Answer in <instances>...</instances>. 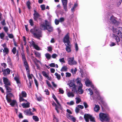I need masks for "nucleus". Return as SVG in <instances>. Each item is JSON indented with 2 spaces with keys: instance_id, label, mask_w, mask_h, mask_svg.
I'll return each instance as SVG.
<instances>
[{
  "instance_id": "1",
  "label": "nucleus",
  "mask_w": 122,
  "mask_h": 122,
  "mask_svg": "<svg viewBox=\"0 0 122 122\" xmlns=\"http://www.w3.org/2000/svg\"><path fill=\"white\" fill-rule=\"evenodd\" d=\"M30 31L34 37L38 39L42 37V32L38 28L35 27L30 29Z\"/></svg>"
},
{
  "instance_id": "2",
  "label": "nucleus",
  "mask_w": 122,
  "mask_h": 122,
  "mask_svg": "<svg viewBox=\"0 0 122 122\" xmlns=\"http://www.w3.org/2000/svg\"><path fill=\"white\" fill-rule=\"evenodd\" d=\"M45 23L41 24L40 26V29L42 30H46L50 32L52 31L53 30V28L49 24L47 20H45Z\"/></svg>"
},
{
  "instance_id": "3",
  "label": "nucleus",
  "mask_w": 122,
  "mask_h": 122,
  "mask_svg": "<svg viewBox=\"0 0 122 122\" xmlns=\"http://www.w3.org/2000/svg\"><path fill=\"white\" fill-rule=\"evenodd\" d=\"M99 116L100 120L102 121H109L110 117L107 114H105L103 113H100L99 114Z\"/></svg>"
},
{
  "instance_id": "4",
  "label": "nucleus",
  "mask_w": 122,
  "mask_h": 122,
  "mask_svg": "<svg viewBox=\"0 0 122 122\" xmlns=\"http://www.w3.org/2000/svg\"><path fill=\"white\" fill-rule=\"evenodd\" d=\"M84 117L85 121L86 122H89V119H90V121L91 122H95L94 117L90 114H85L84 115Z\"/></svg>"
},
{
  "instance_id": "5",
  "label": "nucleus",
  "mask_w": 122,
  "mask_h": 122,
  "mask_svg": "<svg viewBox=\"0 0 122 122\" xmlns=\"http://www.w3.org/2000/svg\"><path fill=\"white\" fill-rule=\"evenodd\" d=\"M112 29H113L114 34H117L118 36L122 38V28L120 27L118 28L114 29L112 26Z\"/></svg>"
},
{
  "instance_id": "6",
  "label": "nucleus",
  "mask_w": 122,
  "mask_h": 122,
  "mask_svg": "<svg viewBox=\"0 0 122 122\" xmlns=\"http://www.w3.org/2000/svg\"><path fill=\"white\" fill-rule=\"evenodd\" d=\"M86 85L87 86H90L93 88V90L95 91V92L97 94L98 93L97 91L96 88L94 87L92 83L88 79H87L85 82Z\"/></svg>"
},
{
  "instance_id": "7",
  "label": "nucleus",
  "mask_w": 122,
  "mask_h": 122,
  "mask_svg": "<svg viewBox=\"0 0 122 122\" xmlns=\"http://www.w3.org/2000/svg\"><path fill=\"white\" fill-rule=\"evenodd\" d=\"M68 64L70 65H75L77 64V62L74 60V57H70L67 59Z\"/></svg>"
},
{
  "instance_id": "8",
  "label": "nucleus",
  "mask_w": 122,
  "mask_h": 122,
  "mask_svg": "<svg viewBox=\"0 0 122 122\" xmlns=\"http://www.w3.org/2000/svg\"><path fill=\"white\" fill-rule=\"evenodd\" d=\"M27 77L28 78L29 82L28 83H27L28 86L29 88H31V84L32 83L33 81L31 75H30V71H27Z\"/></svg>"
},
{
  "instance_id": "9",
  "label": "nucleus",
  "mask_w": 122,
  "mask_h": 122,
  "mask_svg": "<svg viewBox=\"0 0 122 122\" xmlns=\"http://www.w3.org/2000/svg\"><path fill=\"white\" fill-rule=\"evenodd\" d=\"M69 33H67L64 37L63 39V42L65 44H71L69 40Z\"/></svg>"
},
{
  "instance_id": "10",
  "label": "nucleus",
  "mask_w": 122,
  "mask_h": 122,
  "mask_svg": "<svg viewBox=\"0 0 122 122\" xmlns=\"http://www.w3.org/2000/svg\"><path fill=\"white\" fill-rule=\"evenodd\" d=\"M21 95L20 94L19 95V100L20 102L23 101H25L26 102H27V100H25L22 97H26V93L24 91H22L21 93Z\"/></svg>"
},
{
  "instance_id": "11",
  "label": "nucleus",
  "mask_w": 122,
  "mask_h": 122,
  "mask_svg": "<svg viewBox=\"0 0 122 122\" xmlns=\"http://www.w3.org/2000/svg\"><path fill=\"white\" fill-rule=\"evenodd\" d=\"M110 22L111 23H112L113 24L116 25H118L119 24V23L116 20L115 18L113 16L111 17Z\"/></svg>"
},
{
  "instance_id": "12",
  "label": "nucleus",
  "mask_w": 122,
  "mask_h": 122,
  "mask_svg": "<svg viewBox=\"0 0 122 122\" xmlns=\"http://www.w3.org/2000/svg\"><path fill=\"white\" fill-rule=\"evenodd\" d=\"M63 6V9L66 11L67 10V0H61Z\"/></svg>"
},
{
  "instance_id": "13",
  "label": "nucleus",
  "mask_w": 122,
  "mask_h": 122,
  "mask_svg": "<svg viewBox=\"0 0 122 122\" xmlns=\"http://www.w3.org/2000/svg\"><path fill=\"white\" fill-rule=\"evenodd\" d=\"M34 12L33 15L34 17V20L36 21L38 19L41 20V18H39L40 16V15L35 10H34Z\"/></svg>"
},
{
  "instance_id": "14",
  "label": "nucleus",
  "mask_w": 122,
  "mask_h": 122,
  "mask_svg": "<svg viewBox=\"0 0 122 122\" xmlns=\"http://www.w3.org/2000/svg\"><path fill=\"white\" fill-rule=\"evenodd\" d=\"M65 45L66 46L65 48L66 51L68 53L71 52V49L72 46L71 44H65Z\"/></svg>"
},
{
  "instance_id": "15",
  "label": "nucleus",
  "mask_w": 122,
  "mask_h": 122,
  "mask_svg": "<svg viewBox=\"0 0 122 122\" xmlns=\"http://www.w3.org/2000/svg\"><path fill=\"white\" fill-rule=\"evenodd\" d=\"M3 81L4 83L7 86H10V84L8 79L6 77H3Z\"/></svg>"
},
{
  "instance_id": "16",
  "label": "nucleus",
  "mask_w": 122,
  "mask_h": 122,
  "mask_svg": "<svg viewBox=\"0 0 122 122\" xmlns=\"http://www.w3.org/2000/svg\"><path fill=\"white\" fill-rule=\"evenodd\" d=\"M67 85L70 87L72 88V89H73L72 90V91H73L74 89L75 90H76V86L73 82H71L69 83Z\"/></svg>"
},
{
  "instance_id": "17",
  "label": "nucleus",
  "mask_w": 122,
  "mask_h": 122,
  "mask_svg": "<svg viewBox=\"0 0 122 122\" xmlns=\"http://www.w3.org/2000/svg\"><path fill=\"white\" fill-rule=\"evenodd\" d=\"M3 74L4 76H6L7 75L9 74L10 71L9 69L7 68L6 69L3 71Z\"/></svg>"
},
{
  "instance_id": "18",
  "label": "nucleus",
  "mask_w": 122,
  "mask_h": 122,
  "mask_svg": "<svg viewBox=\"0 0 122 122\" xmlns=\"http://www.w3.org/2000/svg\"><path fill=\"white\" fill-rule=\"evenodd\" d=\"M112 35H113L112 36L113 38L116 40L117 42V43L119 42L120 41V40L119 38L120 37L117 36V34H113Z\"/></svg>"
},
{
  "instance_id": "19",
  "label": "nucleus",
  "mask_w": 122,
  "mask_h": 122,
  "mask_svg": "<svg viewBox=\"0 0 122 122\" xmlns=\"http://www.w3.org/2000/svg\"><path fill=\"white\" fill-rule=\"evenodd\" d=\"M76 81L78 86H82L83 85L81 83V79L79 78H78L76 79Z\"/></svg>"
},
{
  "instance_id": "20",
  "label": "nucleus",
  "mask_w": 122,
  "mask_h": 122,
  "mask_svg": "<svg viewBox=\"0 0 122 122\" xmlns=\"http://www.w3.org/2000/svg\"><path fill=\"white\" fill-rule=\"evenodd\" d=\"M83 85L82 86H79L78 89V92L80 94H81L83 93V90L82 89V87Z\"/></svg>"
},
{
  "instance_id": "21",
  "label": "nucleus",
  "mask_w": 122,
  "mask_h": 122,
  "mask_svg": "<svg viewBox=\"0 0 122 122\" xmlns=\"http://www.w3.org/2000/svg\"><path fill=\"white\" fill-rule=\"evenodd\" d=\"M24 63L26 71H29V67L27 61H23Z\"/></svg>"
},
{
  "instance_id": "22",
  "label": "nucleus",
  "mask_w": 122,
  "mask_h": 122,
  "mask_svg": "<svg viewBox=\"0 0 122 122\" xmlns=\"http://www.w3.org/2000/svg\"><path fill=\"white\" fill-rule=\"evenodd\" d=\"M100 107L98 105H95V107L94 108V110L95 111L97 112L100 110Z\"/></svg>"
},
{
  "instance_id": "23",
  "label": "nucleus",
  "mask_w": 122,
  "mask_h": 122,
  "mask_svg": "<svg viewBox=\"0 0 122 122\" xmlns=\"http://www.w3.org/2000/svg\"><path fill=\"white\" fill-rule=\"evenodd\" d=\"M30 103L28 102H27V103H23L22 105V106L24 108L29 107H30Z\"/></svg>"
},
{
  "instance_id": "24",
  "label": "nucleus",
  "mask_w": 122,
  "mask_h": 122,
  "mask_svg": "<svg viewBox=\"0 0 122 122\" xmlns=\"http://www.w3.org/2000/svg\"><path fill=\"white\" fill-rule=\"evenodd\" d=\"M67 118H68L70 119H71L72 121L74 122H75L76 121V120L75 118L69 114H68V115Z\"/></svg>"
},
{
  "instance_id": "25",
  "label": "nucleus",
  "mask_w": 122,
  "mask_h": 122,
  "mask_svg": "<svg viewBox=\"0 0 122 122\" xmlns=\"http://www.w3.org/2000/svg\"><path fill=\"white\" fill-rule=\"evenodd\" d=\"M21 54L22 55V59L23 61H26L25 56V55L24 53V51L23 50L22 51V52L21 53Z\"/></svg>"
},
{
  "instance_id": "26",
  "label": "nucleus",
  "mask_w": 122,
  "mask_h": 122,
  "mask_svg": "<svg viewBox=\"0 0 122 122\" xmlns=\"http://www.w3.org/2000/svg\"><path fill=\"white\" fill-rule=\"evenodd\" d=\"M32 44L35 49L37 50H40V48L37 45H36L34 42L32 43Z\"/></svg>"
},
{
  "instance_id": "27",
  "label": "nucleus",
  "mask_w": 122,
  "mask_h": 122,
  "mask_svg": "<svg viewBox=\"0 0 122 122\" xmlns=\"http://www.w3.org/2000/svg\"><path fill=\"white\" fill-rule=\"evenodd\" d=\"M67 95L69 97H73L74 96V94L71 92H68L67 93Z\"/></svg>"
},
{
  "instance_id": "28",
  "label": "nucleus",
  "mask_w": 122,
  "mask_h": 122,
  "mask_svg": "<svg viewBox=\"0 0 122 122\" xmlns=\"http://www.w3.org/2000/svg\"><path fill=\"white\" fill-rule=\"evenodd\" d=\"M67 66H63L61 70V71H67Z\"/></svg>"
},
{
  "instance_id": "29",
  "label": "nucleus",
  "mask_w": 122,
  "mask_h": 122,
  "mask_svg": "<svg viewBox=\"0 0 122 122\" xmlns=\"http://www.w3.org/2000/svg\"><path fill=\"white\" fill-rule=\"evenodd\" d=\"M45 56L48 60L50 59L51 58V56L50 54L48 53H46L45 54Z\"/></svg>"
},
{
  "instance_id": "30",
  "label": "nucleus",
  "mask_w": 122,
  "mask_h": 122,
  "mask_svg": "<svg viewBox=\"0 0 122 122\" xmlns=\"http://www.w3.org/2000/svg\"><path fill=\"white\" fill-rule=\"evenodd\" d=\"M5 86L7 92H11V89L10 87L6 86Z\"/></svg>"
},
{
  "instance_id": "31",
  "label": "nucleus",
  "mask_w": 122,
  "mask_h": 122,
  "mask_svg": "<svg viewBox=\"0 0 122 122\" xmlns=\"http://www.w3.org/2000/svg\"><path fill=\"white\" fill-rule=\"evenodd\" d=\"M52 97L55 100V101H56V102L57 103V104L60 105V104L58 102L56 97L54 95H53Z\"/></svg>"
},
{
  "instance_id": "32",
  "label": "nucleus",
  "mask_w": 122,
  "mask_h": 122,
  "mask_svg": "<svg viewBox=\"0 0 122 122\" xmlns=\"http://www.w3.org/2000/svg\"><path fill=\"white\" fill-rule=\"evenodd\" d=\"M16 103V102L14 100L11 101L10 104L12 106H13Z\"/></svg>"
},
{
  "instance_id": "33",
  "label": "nucleus",
  "mask_w": 122,
  "mask_h": 122,
  "mask_svg": "<svg viewBox=\"0 0 122 122\" xmlns=\"http://www.w3.org/2000/svg\"><path fill=\"white\" fill-rule=\"evenodd\" d=\"M15 80L16 81L17 84H20V82L19 78L17 77H15L14 78Z\"/></svg>"
},
{
  "instance_id": "34",
  "label": "nucleus",
  "mask_w": 122,
  "mask_h": 122,
  "mask_svg": "<svg viewBox=\"0 0 122 122\" xmlns=\"http://www.w3.org/2000/svg\"><path fill=\"white\" fill-rule=\"evenodd\" d=\"M76 101V104H78L81 101V99L79 97H76L75 98Z\"/></svg>"
},
{
  "instance_id": "35",
  "label": "nucleus",
  "mask_w": 122,
  "mask_h": 122,
  "mask_svg": "<svg viewBox=\"0 0 122 122\" xmlns=\"http://www.w3.org/2000/svg\"><path fill=\"white\" fill-rule=\"evenodd\" d=\"M34 54L36 55V56L37 57H39L40 56L41 54L39 52L36 51H34Z\"/></svg>"
},
{
  "instance_id": "36",
  "label": "nucleus",
  "mask_w": 122,
  "mask_h": 122,
  "mask_svg": "<svg viewBox=\"0 0 122 122\" xmlns=\"http://www.w3.org/2000/svg\"><path fill=\"white\" fill-rule=\"evenodd\" d=\"M31 3L29 1H28L26 4V5L27 6L28 8L29 9H30L31 8V6L30 5Z\"/></svg>"
},
{
  "instance_id": "37",
  "label": "nucleus",
  "mask_w": 122,
  "mask_h": 122,
  "mask_svg": "<svg viewBox=\"0 0 122 122\" xmlns=\"http://www.w3.org/2000/svg\"><path fill=\"white\" fill-rule=\"evenodd\" d=\"M66 103L67 105L71 106L73 105L74 104V102L73 101H71L70 102H67Z\"/></svg>"
},
{
  "instance_id": "38",
  "label": "nucleus",
  "mask_w": 122,
  "mask_h": 122,
  "mask_svg": "<svg viewBox=\"0 0 122 122\" xmlns=\"http://www.w3.org/2000/svg\"><path fill=\"white\" fill-rule=\"evenodd\" d=\"M4 53L5 52L6 54H7L9 52V50L7 48H5L4 50L2 49Z\"/></svg>"
},
{
  "instance_id": "39",
  "label": "nucleus",
  "mask_w": 122,
  "mask_h": 122,
  "mask_svg": "<svg viewBox=\"0 0 122 122\" xmlns=\"http://www.w3.org/2000/svg\"><path fill=\"white\" fill-rule=\"evenodd\" d=\"M33 118L36 121H38L39 120L38 118L36 116H33Z\"/></svg>"
},
{
  "instance_id": "40",
  "label": "nucleus",
  "mask_w": 122,
  "mask_h": 122,
  "mask_svg": "<svg viewBox=\"0 0 122 122\" xmlns=\"http://www.w3.org/2000/svg\"><path fill=\"white\" fill-rule=\"evenodd\" d=\"M55 75L56 76L57 78L59 80L60 79L61 76L60 74H58L57 73H55Z\"/></svg>"
},
{
  "instance_id": "41",
  "label": "nucleus",
  "mask_w": 122,
  "mask_h": 122,
  "mask_svg": "<svg viewBox=\"0 0 122 122\" xmlns=\"http://www.w3.org/2000/svg\"><path fill=\"white\" fill-rule=\"evenodd\" d=\"M5 36V35L3 32L1 33L0 34V37L2 39H3V38Z\"/></svg>"
},
{
  "instance_id": "42",
  "label": "nucleus",
  "mask_w": 122,
  "mask_h": 122,
  "mask_svg": "<svg viewBox=\"0 0 122 122\" xmlns=\"http://www.w3.org/2000/svg\"><path fill=\"white\" fill-rule=\"evenodd\" d=\"M34 81L35 83V85L36 86V87L37 88H38V81H37L36 80V79H35V78L34 77Z\"/></svg>"
},
{
  "instance_id": "43",
  "label": "nucleus",
  "mask_w": 122,
  "mask_h": 122,
  "mask_svg": "<svg viewBox=\"0 0 122 122\" xmlns=\"http://www.w3.org/2000/svg\"><path fill=\"white\" fill-rule=\"evenodd\" d=\"M13 94L10 93L7 94L6 96L8 97L11 98L13 96Z\"/></svg>"
},
{
  "instance_id": "44",
  "label": "nucleus",
  "mask_w": 122,
  "mask_h": 122,
  "mask_svg": "<svg viewBox=\"0 0 122 122\" xmlns=\"http://www.w3.org/2000/svg\"><path fill=\"white\" fill-rule=\"evenodd\" d=\"M87 89L88 90L89 92V93H88L89 94H90L91 95L93 94V92L92 90H91L90 88L87 89L86 90H87Z\"/></svg>"
},
{
  "instance_id": "45",
  "label": "nucleus",
  "mask_w": 122,
  "mask_h": 122,
  "mask_svg": "<svg viewBox=\"0 0 122 122\" xmlns=\"http://www.w3.org/2000/svg\"><path fill=\"white\" fill-rule=\"evenodd\" d=\"M58 56L57 54H56L54 53L52 54L51 56V57L53 58H56V57Z\"/></svg>"
},
{
  "instance_id": "46",
  "label": "nucleus",
  "mask_w": 122,
  "mask_h": 122,
  "mask_svg": "<svg viewBox=\"0 0 122 122\" xmlns=\"http://www.w3.org/2000/svg\"><path fill=\"white\" fill-rule=\"evenodd\" d=\"M59 61L60 62H63V63H65V62L64 61V58H62L60 59H59Z\"/></svg>"
},
{
  "instance_id": "47",
  "label": "nucleus",
  "mask_w": 122,
  "mask_h": 122,
  "mask_svg": "<svg viewBox=\"0 0 122 122\" xmlns=\"http://www.w3.org/2000/svg\"><path fill=\"white\" fill-rule=\"evenodd\" d=\"M16 49L15 47H14L12 50V52L13 54H15L16 52Z\"/></svg>"
},
{
  "instance_id": "48",
  "label": "nucleus",
  "mask_w": 122,
  "mask_h": 122,
  "mask_svg": "<svg viewBox=\"0 0 122 122\" xmlns=\"http://www.w3.org/2000/svg\"><path fill=\"white\" fill-rule=\"evenodd\" d=\"M29 22L30 24V25L31 26H33L34 25L33 21L32 20L30 19L29 20Z\"/></svg>"
},
{
  "instance_id": "49",
  "label": "nucleus",
  "mask_w": 122,
  "mask_h": 122,
  "mask_svg": "<svg viewBox=\"0 0 122 122\" xmlns=\"http://www.w3.org/2000/svg\"><path fill=\"white\" fill-rule=\"evenodd\" d=\"M42 10H44L45 9V5H41L40 6Z\"/></svg>"
},
{
  "instance_id": "50",
  "label": "nucleus",
  "mask_w": 122,
  "mask_h": 122,
  "mask_svg": "<svg viewBox=\"0 0 122 122\" xmlns=\"http://www.w3.org/2000/svg\"><path fill=\"white\" fill-rule=\"evenodd\" d=\"M42 73L43 76L45 77H46L47 76H48L46 74V73L44 71H43L42 72Z\"/></svg>"
},
{
  "instance_id": "51",
  "label": "nucleus",
  "mask_w": 122,
  "mask_h": 122,
  "mask_svg": "<svg viewBox=\"0 0 122 122\" xmlns=\"http://www.w3.org/2000/svg\"><path fill=\"white\" fill-rule=\"evenodd\" d=\"M3 29L5 31L6 33H7L8 30V28L6 27L5 26L4 27Z\"/></svg>"
},
{
  "instance_id": "52",
  "label": "nucleus",
  "mask_w": 122,
  "mask_h": 122,
  "mask_svg": "<svg viewBox=\"0 0 122 122\" xmlns=\"http://www.w3.org/2000/svg\"><path fill=\"white\" fill-rule=\"evenodd\" d=\"M66 77H70L71 76V74L69 72H66Z\"/></svg>"
},
{
  "instance_id": "53",
  "label": "nucleus",
  "mask_w": 122,
  "mask_h": 122,
  "mask_svg": "<svg viewBox=\"0 0 122 122\" xmlns=\"http://www.w3.org/2000/svg\"><path fill=\"white\" fill-rule=\"evenodd\" d=\"M55 24L56 25H58L59 24V20H57L56 19L55 20Z\"/></svg>"
},
{
  "instance_id": "54",
  "label": "nucleus",
  "mask_w": 122,
  "mask_h": 122,
  "mask_svg": "<svg viewBox=\"0 0 122 122\" xmlns=\"http://www.w3.org/2000/svg\"><path fill=\"white\" fill-rule=\"evenodd\" d=\"M6 100L8 102H11V100L10 98H9V97H7V96H6Z\"/></svg>"
},
{
  "instance_id": "55",
  "label": "nucleus",
  "mask_w": 122,
  "mask_h": 122,
  "mask_svg": "<svg viewBox=\"0 0 122 122\" xmlns=\"http://www.w3.org/2000/svg\"><path fill=\"white\" fill-rule=\"evenodd\" d=\"M80 110V109L78 108L77 107H76L75 111L76 113H79Z\"/></svg>"
},
{
  "instance_id": "56",
  "label": "nucleus",
  "mask_w": 122,
  "mask_h": 122,
  "mask_svg": "<svg viewBox=\"0 0 122 122\" xmlns=\"http://www.w3.org/2000/svg\"><path fill=\"white\" fill-rule=\"evenodd\" d=\"M83 104L85 108H86L88 107V106L86 102H83Z\"/></svg>"
},
{
  "instance_id": "57",
  "label": "nucleus",
  "mask_w": 122,
  "mask_h": 122,
  "mask_svg": "<svg viewBox=\"0 0 122 122\" xmlns=\"http://www.w3.org/2000/svg\"><path fill=\"white\" fill-rule=\"evenodd\" d=\"M122 2V0H120L117 2V5L118 6H119L121 5V2Z\"/></svg>"
},
{
  "instance_id": "58",
  "label": "nucleus",
  "mask_w": 122,
  "mask_h": 122,
  "mask_svg": "<svg viewBox=\"0 0 122 122\" xmlns=\"http://www.w3.org/2000/svg\"><path fill=\"white\" fill-rule=\"evenodd\" d=\"M8 36L9 38H14V36L12 34H9Z\"/></svg>"
},
{
  "instance_id": "59",
  "label": "nucleus",
  "mask_w": 122,
  "mask_h": 122,
  "mask_svg": "<svg viewBox=\"0 0 122 122\" xmlns=\"http://www.w3.org/2000/svg\"><path fill=\"white\" fill-rule=\"evenodd\" d=\"M49 66L51 67H55V64L54 63H51L49 65Z\"/></svg>"
},
{
  "instance_id": "60",
  "label": "nucleus",
  "mask_w": 122,
  "mask_h": 122,
  "mask_svg": "<svg viewBox=\"0 0 122 122\" xmlns=\"http://www.w3.org/2000/svg\"><path fill=\"white\" fill-rule=\"evenodd\" d=\"M64 18L63 17H61L60 18L59 21V22H61L63 21H64Z\"/></svg>"
},
{
  "instance_id": "61",
  "label": "nucleus",
  "mask_w": 122,
  "mask_h": 122,
  "mask_svg": "<svg viewBox=\"0 0 122 122\" xmlns=\"http://www.w3.org/2000/svg\"><path fill=\"white\" fill-rule=\"evenodd\" d=\"M77 107L78 108H80L81 109H83L84 108L83 106L81 105H78L77 106Z\"/></svg>"
},
{
  "instance_id": "62",
  "label": "nucleus",
  "mask_w": 122,
  "mask_h": 122,
  "mask_svg": "<svg viewBox=\"0 0 122 122\" xmlns=\"http://www.w3.org/2000/svg\"><path fill=\"white\" fill-rule=\"evenodd\" d=\"M75 49H76V51H77L78 50V46H77V43H76L75 45Z\"/></svg>"
},
{
  "instance_id": "63",
  "label": "nucleus",
  "mask_w": 122,
  "mask_h": 122,
  "mask_svg": "<svg viewBox=\"0 0 122 122\" xmlns=\"http://www.w3.org/2000/svg\"><path fill=\"white\" fill-rule=\"evenodd\" d=\"M7 61L9 63V64H11V59L10 57H8L7 58Z\"/></svg>"
},
{
  "instance_id": "64",
  "label": "nucleus",
  "mask_w": 122,
  "mask_h": 122,
  "mask_svg": "<svg viewBox=\"0 0 122 122\" xmlns=\"http://www.w3.org/2000/svg\"><path fill=\"white\" fill-rule=\"evenodd\" d=\"M1 65L4 68H5L6 66V63H4L1 64Z\"/></svg>"
}]
</instances>
